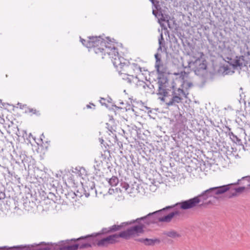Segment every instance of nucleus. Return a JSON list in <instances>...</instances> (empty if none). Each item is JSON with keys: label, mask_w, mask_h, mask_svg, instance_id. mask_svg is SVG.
<instances>
[{"label": "nucleus", "mask_w": 250, "mask_h": 250, "mask_svg": "<svg viewBox=\"0 0 250 250\" xmlns=\"http://www.w3.org/2000/svg\"><path fill=\"white\" fill-rule=\"evenodd\" d=\"M127 226L128 225H122L121 223L120 225H114L108 228H103L99 232L95 233L96 246L102 248L107 247L109 245L119 243L120 238L126 240L134 238L133 232L135 229H130L129 227L119 233L110 234L105 237H101L102 235L121 230Z\"/></svg>", "instance_id": "obj_1"}, {"label": "nucleus", "mask_w": 250, "mask_h": 250, "mask_svg": "<svg viewBox=\"0 0 250 250\" xmlns=\"http://www.w3.org/2000/svg\"><path fill=\"white\" fill-rule=\"evenodd\" d=\"M228 187L221 186L210 188L197 196L182 201L181 208L187 210L196 207L212 204L215 200L218 199V196L224 194L228 190Z\"/></svg>", "instance_id": "obj_2"}, {"label": "nucleus", "mask_w": 250, "mask_h": 250, "mask_svg": "<svg viewBox=\"0 0 250 250\" xmlns=\"http://www.w3.org/2000/svg\"><path fill=\"white\" fill-rule=\"evenodd\" d=\"M161 222L157 211L149 213L146 215L138 218L136 219L132 220L130 221L122 222V225H130L134 223L137 225L130 227V229H134L133 234L135 237L140 236L144 232V229L146 225H149L150 224H158Z\"/></svg>", "instance_id": "obj_3"}, {"label": "nucleus", "mask_w": 250, "mask_h": 250, "mask_svg": "<svg viewBox=\"0 0 250 250\" xmlns=\"http://www.w3.org/2000/svg\"><path fill=\"white\" fill-rule=\"evenodd\" d=\"M106 54L111 59L112 63L119 72H124L128 74L134 73L132 62L119 56L118 49L114 44L107 47L105 50Z\"/></svg>", "instance_id": "obj_4"}, {"label": "nucleus", "mask_w": 250, "mask_h": 250, "mask_svg": "<svg viewBox=\"0 0 250 250\" xmlns=\"http://www.w3.org/2000/svg\"><path fill=\"white\" fill-rule=\"evenodd\" d=\"M106 41L104 40L101 36L98 37L90 36L88 37V40L86 41L80 37L81 42L88 48L89 52H94L101 56L102 59L104 58V56L106 54V48L113 44L110 42L111 41L108 37L106 38Z\"/></svg>", "instance_id": "obj_5"}, {"label": "nucleus", "mask_w": 250, "mask_h": 250, "mask_svg": "<svg viewBox=\"0 0 250 250\" xmlns=\"http://www.w3.org/2000/svg\"><path fill=\"white\" fill-rule=\"evenodd\" d=\"M182 201L178 202L174 205L167 206L161 209L157 210L161 222L170 223L175 216H179L181 212L178 208L182 209L181 208Z\"/></svg>", "instance_id": "obj_6"}, {"label": "nucleus", "mask_w": 250, "mask_h": 250, "mask_svg": "<svg viewBox=\"0 0 250 250\" xmlns=\"http://www.w3.org/2000/svg\"><path fill=\"white\" fill-rule=\"evenodd\" d=\"M168 90L169 91V95L165 98L171 97L169 100L166 103L168 106L177 105L178 104L182 102L184 98H187V95L188 94V93L183 89L181 87L177 88L173 85L170 87V89Z\"/></svg>", "instance_id": "obj_7"}, {"label": "nucleus", "mask_w": 250, "mask_h": 250, "mask_svg": "<svg viewBox=\"0 0 250 250\" xmlns=\"http://www.w3.org/2000/svg\"><path fill=\"white\" fill-rule=\"evenodd\" d=\"M245 181H241L239 182V184H244ZM231 183L227 185H224L225 187H228V189L224 193L225 197L228 199H230L234 197L238 196L240 194L243 192H249V188L246 186H242L238 188L234 187V186L239 185V184Z\"/></svg>", "instance_id": "obj_8"}, {"label": "nucleus", "mask_w": 250, "mask_h": 250, "mask_svg": "<svg viewBox=\"0 0 250 250\" xmlns=\"http://www.w3.org/2000/svg\"><path fill=\"white\" fill-rule=\"evenodd\" d=\"M71 241H78V248L84 249L96 246L95 233L85 236H82L77 239H72Z\"/></svg>", "instance_id": "obj_9"}, {"label": "nucleus", "mask_w": 250, "mask_h": 250, "mask_svg": "<svg viewBox=\"0 0 250 250\" xmlns=\"http://www.w3.org/2000/svg\"><path fill=\"white\" fill-rule=\"evenodd\" d=\"M160 76L158 77V83L159 85L158 94L162 95V98H160L162 101H165V97L169 95L168 88L167 87L168 80L167 77H165L163 74L164 73H159Z\"/></svg>", "instance_id": "obj_10"}, {"label": "nucleus", "mask_w": 250, "mask_h": 250, "mask_svg": "<svg viewBox=\"0 0 250 250\" xmlns=\"http://www.w3.org/2000/svg\"><path fill=\"white\" fill-rule=\"evenodd\" d=\"M207 67L206 60L202 58H198L194 61H188V66H185L184 68H190L196 75H199L201 71L206 69Z\"/></svg>", "instance_id": "obj_11"}, {"label": "nucleus", "mask_w": 250, "mask_h": 250, "mask_svg": "<svg viewBox=\"0 0 250 250\" xmlns=\"http://www.w3.org/2000/svg\"><path fill=\"white\" fill-rule=\"evenodd\" d=\"M51 247L48 245L42 246L40 244L36 245L35 247L33 245H20L13 247L4 246L0 247V250H50Z\"/></svg>", "instance_id": "obj_12"}, {"label": "nucleus", "mask_w": 250, "mask_h": 250, "mask_svg": "<svg viewBox=\"0 0 250 250\" xmlns=\"http://www.w3.org/2000/svg\"><path fill=\"white\" fill-rule=\"evenodd\" d=\"M175 75H179V80L181 82L180 87L187 92L188 89L193 86L191 80L189 77V73L185 71H181L180 73H174Z\"/></svg>", "instance_id": "obj_13"}, {"label": "nucleus", "mask_w": 250, "mask_h": 250, "mask_svg": "<svg viewBox=\"0 0 250 250\" xmlns=\"http://www.w3.org/2000/svg\"><path fill=\"white\" fill-rule=\"evenodd\" d=\"M228 64L233 69H242L248 64V61L243 56H236L234 59L230 58Z\"/></svg>", "instance_id": "obj_14"}, {"label": "nucleus", "mask_w": 250, "mask_h": 250, "mask_svg": "<svg viewBox=\"0 0 250 250\" xmlns=\"http://www.w3.org/2000/svg\"><path fill=\"white\" fill-rule=\"evenodd\" d=\"M153 7L156 9L157 11L153 9L152 14L155 16V17L158 19V22L161 23V21H167V22H169L168 20H166V17L162 13V10L161 7L159 4V1H156L154 3V4L152 5Z\"/></svg>", "instance_id": "obj_15"}, {"label": "nucleus", "mask_w": 250, "mask_h": 250, "mask_svg": "<svg viewBox=\"0 0 250 250\" xmlns=\"http://www.w3.org/2000/svg\"><path fill=\"white\" fill-rule=\"evenodd\" d=\"M13 154L15 155V159L18 161H21L24 165L28 163V159H30V157L26 155L25 151L14 150L13 151Z\"/></svg>", "instance_id": "obj_16"}, {"label": "nucleus", "mask_w": 250, "mask_h": 250, "mask_svg": "<svg viewBox=\"0 0 250 250\" xmlns=\"http://www.w3.org/2000/svg\"><path fill=\"white\" fill-rule=\"evenodd\" d=\"M71 240H67L66 241H62L59 243V245L57 246V249L59 250H78V245L74 244L73 245H67L68 242L70 241Z\"/></svg>", "instance_id": "obj_17"}, {"label": "nucleus", "mask_w": 250, "mask_h": 250, "mask_svg": "<svg viewBox=\"0 0 250 250\" xmlns=\"http://www.w3.org/2000/svg\"><path fill=\"white\" fill-rule=\"evenodd\" d=\"M132 63L133 65L134 73L139 74L143 70L145 71V68L143 67L144 62L139 58L135 60Z\"/></svg>", "instance_id": "obj_18"}, {"label": "nucleus", "mask_w": 250, "mask_h": 250, "mask_svg": "<svg viewBox=\"0 0 250 250\" xmlns=\"http://www.w3.org/2000/svg\"><path fill=\"white\" fill-rule=\"evenodd\" d=\"M227 130L225 133L229 137L230 139L232 142L238 145H242V140L231 131V129L229 126H226Z\"/></svg>", "instance_id": "obj_19"}, {"label": "nucleus", "mask_w": 250, "mask_h": 250, "mask_svg": "<svg viewBox=\"0 0 250 250\" xmlns=\"http://www.w3.org/2000/svg\"><path fill=\"white\" fill-rule=\"evenodd\" d=\"M174 118L177 126L183 128L186 126L187 119L185 116L182 115L180 113H178L175 115Z\"/></svg>", "instance_id": "obj_20"}, {"label": "nucleus", "mask_w": 250, "mask_h": 250, "mask_svg": "<svg viewBox=\"0 0 250 250\" xmlns=\"http://www.w3.org/2000/svg\"><path fill=\"white\" fill-rule=\"evenodd\" d=\"M155 58L156 59L155 66L157 72L160 74L164 73L165 72V70L161 62V55L158 53H156L155 54Z\"/></svg>", "instance_id": "obj_21"}, {"label": "nucleus", "mask_w": 250, "mask_h": 250, "mask_svg": "<svg viewBox=\"0 0 250 250\" xmlns=\"http://www.w3.org/2000/svg\"><path fill=\"white\" fill-rule=\"evenodd\" d=\"M120 73L121 74L124 75L123 79L126 81L129 84L134 83H136L137 85H138V81H139V80L137 76L134 77L133 75H131L130 74L126 73L124 72H121Z\"/></svg>", "instance_id": "obj_22"}, {"label": "nucleus", "mask_w": 250, "mask_h": 250, "mask_svg": "<svg viewBox=\"0 0 250 250\" xmlns=\"http://www.w3.org/2000/svg\"><path fill=\"white\" fill-rule=\"evenodd\" d=\"M137 241L143 243L146 246H154L160 243V239L158 238H139L136 240Z\"/></svg>", "instance_id": "obj_23"}, {"label": "nucleus", "mask_w": 250, "mask_h": 250, "mask_svg": "<svg viewBox=\"0 0 250 250\" xmlns=\"http://www.w3.org/2000/svg\"><path fill=\"white\" fill-rule=\"evenodd\" d=\"M102 165V162L101 161H97L95 160V164L93 165L94 169L93 173L97 177H101L102 176H104L103 172L100 170Z\"/></svg>", "instance_id": "obj_24"}, {"label": "nucleus", "mask_w": 250, "mask_h": 250, "mask_svg": "<svg viewBox=\"0 0 250 250\" xmlns=\"http://www.w3.org/2000/svg\"><path fill=\"white\" fill-rule=\"evenodd\" d=\"M234 69L228 64H224L220 67V71L224 75H229L233 74L234 72Z\"/></svg>", "instance_id": "obj_25"}, {"label": "nucleus", "mask_w": 250, "mask_h": 250, "mask_svg": "<svg viewBox=\"0 0 250 250\" xmlns=\"http://www.w3.org/2000/svg\"><path fill=\"white\" fill-rule=\"evenodd\" d=\"M108 184L112 187H115L119 183V179L117 176H113L111 178H106Z\"/></svg>", "instance_id": "obj_26"}, {"label": "nucleus", "mask_w": 250, "mask_h": 250, "mask_svg": "<svg viewBox=\"0 0 250 250\" xmlns=\"http://www.w3.org/2000/svg\"><path fill=\"white\" fill-rule=\"evenodd\" d=\"M165 234L172 238H175L180 236L179 233L173 230L166 232L165 233Z\"/></svg>", "instance_id": "obj_27"}, {"label": "nucleus", "mask_w": 250, "mask_h": 250, "mask_svg": "<svg viewBox=\"0 0 250 250\" xmlns=\"http://www.w3.org/2000/svg\"><path fill=\"white\" fill-rule=\"evenodd\" d=\"M90 186V189L88 190V192H86L85 191V195L86 197H88L90 196V194H93L94 193H96V190L95 189V184L94 183H91V185Z\"/></svg>", "instance_id": "obj_28"}, {"label": "nucleus", "mask_w": 250, "mask_h": 250, "mask_svg": "<svg viewBox=\"0 0 250 250\" xmlns=\"http://www.w3.org/2000/svg\"><path fill=\"white\" fill-rule=\"evenodd\" d=\"M72 172L77 176L81 177L83 174V172H84V169L82 167H76L72 170Z\"/></svg>", "instance_id": "obj_29"}, {"label": "nucleus", "mask_w": 250, "mask_h": 250, "mask_svg": "<svg viewBox=\"0 0 250 250\" xmlns=\"http://www.w3.org/2000/svg\"><path fill=\"white\" fill-rule=\"evenodd\" d=\"M138 85H141L143 87L144 89H146L147 88L151 89V87H153V85L151 84H146L144 81H138Z\"/></svg>", "instance_id": "obj_30"}, {"label": "nucleus", "mask_w": 250, "mask_h": 250, "mask_svg": "<svg viewBox=\"0 0 250 250\" xmlns=\"http://www.w3.org/2000/svg\"><path fill=\"white\" fill-rule=\"evenodd\" d=\"M159 46L158 48V50H161L162 47L165 44V42L163 38L162 33H161L160 37L159 38Z\"/></svg>", "instance_id": "obj_31"}, {"label": "nucleus", "mask_w": 250, "mask_h": 250, "mask_svg": "<svg viewBox=\"0 0 250 250\" xmlns=\"http://www.w3.org/2000/svg\"><path fill=\"white\" fill-rule=\"evenodd\" d=\"M106 127L112 133H113L114 132H115V126L110 125L109 123H106Z\"/></svg>", "instance_id": "obj_32"}, {"label": "nucleus", "mask_w": 250, "mask_h": 250, "mask_svg": "<svg viewBox=\"0 0 250 250\" xmlns=\"http://www.w3.org/2000/svg\"><path fill=\"white\" fill-rule=\"evenodd\" d=\"M241 181H248V182L249 183L250 182V176H247L242 177L241 179H239L237 180L236 184H239V182Z\"/></svg>", "instance_id": "obj_33"}, {"label": "nucleus", "mask_w": 250, "mask_h": 250, "mask_svg": "<svg viewBox=\"0 0 250 250\" xmlns=\"http://www.w3.org/2000/svg\"><path fill=\"white\" fill-rule=\"evenodd\" d=\"M28 111L29 112H31L33 114L39 115V111L34 108H28Z\"/></svg>", "instance_id": "obj_34"}, {"label": "nucleus", "mask_w": 250, "mask_h": 250, "mask_svg": "<svg viewBox=\"0 0 250 250\" xmlns=\"http://www.w3.org/2000/svg\"><path fill=\"white\" fill-rule=\"evenodd\" d=\"M123 188H124L125 190H127L129 188V185L126 183H125L122 184Z\"/></svg>", "instance_id": "obj_35"}, {"label": "nucleus", "mask_w": 250, "mask_h": 250, "mask_svg": "<svg viewBox=\"0 0 250 250\" xmlns=\"http://www.w3.org/2000/svg\"><path fill=\"white\" fill-rule=\"evenodd\" d=\"M18 105L20 106V107L21 109H23L26 106V104H22L19 103L18 104Z\"/></svg>", "instance_id": "obj_36"}, {"label": "nucleus", "mask_w": 250, "mask_h": 250, "mask_svg": "<svg viewBox=\"0 0 250 250\" xmlns=\"http://www.w3.org/2000/svg\"><path fill=\"white\" fill-rule=\"evenodd\" d=\"M5 198V194L1 192L0 193V199H4Z\"/></svg>", "instance_id": "obj_37"}, {"label": "nucleus", "mask_w": 250, "mask_h": 250, "mask_svg": "<svg viewBox=\"0 0 250 250\" xmlns=\"http://www.w3.org/2000/svg\"><path fill=\"white\" fill-rule=\"evenodd\" d=\"M103 101H105V99L104 98H101V100H100V103L101 104H102V105H104V104L105 105H106V104L104 103V102H103Z\"/></svg>", "instance_id": "obj_38"}, {"label": "nucleus", "mask_w": 250, "mask_h": 250, "mask_svg": "<svg viewBox=\"0 0 250 250\" xmlns=\"http://www.w3.org/2000/svg\"><path fill=\"white\" fill-rule=\"evenodd\" d=\"M247 188H249V192L250 191V182L248 183L247 182V184H246Z\"/></svg>", "instance_id": "obj_39"}, {"label": "nucleus", "mask_w": 250, "mask_h": 250, "mask_svg": "<svg viewBox=\"0 0 250 250\" xmlns=\"http://www.w3.org/2000/svg\"><path fill=\"white\" fill-rule=\"evenodd\" d=\"M113 192H114V189H111V188L109 189L108 193L110 194H112Z\"/></svg>", "instance_id": "obj_40"}, {"label": "nucleus", "mask_w": 250, "mask_h": 250, "mask_svg": "<svg viewBox=\"0 0 250 250\" xmlns=\"http://www.w3.org/2000/svg\"><path fill=\"white\" fill-rule=\"evenodd\" d=\"M99 141L101 143V144H103V142H104L103 139L102 138H99Z\"/></svg>", "instance_id": "obj_41"}, {"label": "nucleus", "mask_w": 250, "mask_h": 250, "mask_svg": "<svg viewBox=\"0 0 250 250\" xmlns=\"http://www.w3.org/2000/svg\"><path fill=\"white\" fill-rule=\"evenodd\" d=\"M150 2L152 3V5L154 4V3L156 2L154 0H149Z\"/></svg>", "instance_id": "obj_42"}, {"label": "nucleus", "mask_w": 250, "mask_h": 250, "mask_svg": "<svg viewBox=\"0 0 250 250\" xmlns=\"http://www.w3.org/2000/svg\"><path fill=\"white\" fill-rule=\"evenodd\" d=\"M50 195L51 196H53L54 194H52L51 193H49Z\"/></svg>", "instance_id": "obj_43"}, {"label": "nucleus", "mask_w": 250, "mask_h": 250, "mask_svg": "<svg viewBox=\"0 0 250 250\" xmlns=\"http://www.w3.org/2000/svg\"><path fill=\"white\" fill-rule=\"evenodd\" d=\"M87 108H90V105H87Z\"/></svg>", "instance_id": "obj_44"}, {"label": "nucleus", "mask_w": 250, "mask_h": 250, "mask_svg": "<svg viewBox=\"0 0 250 250\" xmlns=\"http://www.w3.org/2000/svg\"><path fill=\"white\" fill-rule=\"evenodd\" d=\"M0 104H2V101H1V100H0Z\"/></svg>", "instance_id": "obj_45"}, {"label": "nucleus", "mask_w": 250, "mask_h": 250, "mask_svg": "<svg viewBox=\"0 0 250 250\" xmlns=\"http://www.w3.org/2000/svg\"><path fill=\"white\" fill-rule=\"evenodd\" d=\"M29 136H32V135H31V133L30 134Z\"/></svg>", "instance_id": "obj_46"}]
</instances>
